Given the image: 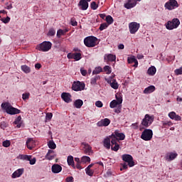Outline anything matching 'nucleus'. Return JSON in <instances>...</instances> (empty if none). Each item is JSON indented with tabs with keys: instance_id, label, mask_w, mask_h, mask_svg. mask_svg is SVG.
<instances>
[{
	"instance_id": "nucleus-1",
	"label": "nucleus",
	"mask_w": 182,
	"mask_h": 182,
	"mask_svg": "<svg viewBox=\"0 0 182 182\" xmlns=\"http://www.w3.org/2000/svg\"><path fill=\"white\" fill-rule=\"evenodd\" d=\"M1 108L5 110L7 114H19L21 113V109L15 108L11 105L9 102H3L1 104Z\"/></svg>"
},
{
	"instance_id": "nucleus-2",
	"label": "nucleus",
	"mask_w": 182,
	"mask_h": 182,
	"mask_svg": "<svg viewBox=\"0 0 182 182\" xmlns=\"http://www.w3.org/2000/svg\"><path fill=\"white\" fill-rule=\"evenodd\" d=\"M36 49L40 52H49V50L52 49V43L50 41H43V43L37 45Z\"/></svg>"
},
{
	"instance_id": "nucleus-3",
	"label": "nucleus",
	"mask_w": 182,
	"mask_h": 182,
	"mask_svg": "<svg viewBox=\"0 0 182 182\" xmlns=\"http://www.w3.org/2000/svg\"><path fill=\"white\" fill-rule=\"evenodd\" d=\"M154 122V116L146 114H145L144 119H142L141 124L143 126V127L147 128L150 127Z\"/></svg>"
},
{
	"instance_id": "nucleus-4",
	"label": "nucleus",
	"mask_w": 182,
	"mask_h": 182,
	"mask_svg": "<svg viewBox=\"0 0 182 182\" xmlns=\"http://www.w3.org/2000/svg\"><path fill=\"white\" fill-rule=\"evenodd\" d=\"M84 44L87 48H95L97 45V38L88 36L84 39Z\"/></svg>"
},
{
	"instance_id": "nucleus-5",
	"label": "nucleus",
	"mask_w": 182,
	"mask_h": 182,
	"mask_svg": "<svg viewBox=\"0 0 182 182\" xmlns=\"http://www.w3.org/2000/svg\"><path fill=\"white\" fill-rule=\"evenodd\" d=\"M180 26V20L178 18H173L172 21H169L166 24V28L168 31H173V29H177Z\"/></svg>"
},
{
	"instance_id": "nucleus-6",
	"label": "nucleus",
	"mask_w": 182,
	"mask_h": 182,
	"mask_svg": "<svg viewBox=\"0 0 182 182\" xmlns=\"http://www.w3.org/2000/svg\"><path fill=\"white\" fill-rule=\"evenodd\" d=\"M111 143L114 144L115 141H120L122 140H124L126 139V135L123 133H120L117 131H115L112 135H110Z\"/></svg>"
},
{
	"instance_id": "nucleus-7",
	"label": "nucleus",
	"mask_w": 182,
	"mask_h": 182,
	"mask_svg": "<svg viewBox=\"0 0 182 182\" xmlns=\"http://www.w3.org/2000/svg\"><path fill=\"white\" fill-rule=\"evenodd\" d=\"M180 4H178V2H177L176 0H168L164 4V8L168 9V11H173V9H176V8H178Z\"/></svg>"
},
{
	"instance_id": "nucleus-8",
	"label": "nucleus",
	"mask_w": 182,
	"mask_h": 182,
	"mask_svg": "<svg viewBox=\"0 0 182 182\" xmlns=\"http://www.w3.org/2000/svg\"><path fill=\"white\" fill-rule=\"evenodd\" d=\"M141 139L145 141L151 140V139H153V130L149 129H144L141 133Z\"/></svg>"
},
{
	"instance_id": "nucleus-9",
	"label": "nucleus",
	"mask_w": 182,
	"mask_h": 182,
	"mask_svg": "<svg viewBox=\"0 0 182 182\" xmlns=\"http://www.w3.org/2000/svg\"><path fill=\"white\" fill-rule=\"evenodd\" d=\"M123 161L128 163L129 167H133L134 166V161H133V156L130 154H123L122 156Z\"/></svg>"
},
{
	"instance_id": "nucleus-10",
	"label": "nucleus",
	"mask_w": 182,
	"mask_h": 182,
	"mask_svg": "<svg viewBox=\"0 0 182 182\" xmlns=\"http://www.w3.org/2000/svg\"><path fill=\"white\" fill-rule=\"evenodd\" d=\"M140 28V23L137 22H132L129 24V32L132 35H134L137 31Z\"/></svg>"
},
{
	"instance_id": "nucleus-11",
	"label": "nucleus",
	"mask_w": 182,
	"mask_h": 182,
	"mask_svg": "<svg viewBox=\"0 0 182 182\" xmlns=\"http://www.w3.org/2000/svg\"><path fill=\"white\" fill-rule=\"evenodd\" d=\"M73 90L75 92H80L85 90V83L81 82L80 81L75 82L72 86Z\"/></svg>"
},
{
	"instance_id": "nucleus-12",
	"label": "nucleus",
	"mask_w": 182,
	"mask_h": 182,
	"mask_svg": "<svg viewBox=\"0 0 182 182\" xmlns=\"http://www.w3.org/2000/svg\"><path fill=\"white\" fill-rule=\"evenodd\" d=\"M109 124H110V119L108 118L102 119L97 123L98 127H107Z\"/></svg>"
},
{
	"instance_id": "nucleus-13",
	"label": "nucleus",
	"mask_w": 182,
	"mask_h": 182,
	"mask_svg": "<svg viewBox=\"0 0 182 182\" xmlns=\"http://www.w3.org/2000/svg\"><path fill=\"white\" fill-rule=\"evenodd\" d=\"M82 145L84 146V153L85 154H87L88 156H90L93 152L92 151V146L89 145V144L86 142H82Z\"/></svg>"
},
{
	"instance_id": "nucleus-14",
	"label": "nucleus",
	"mask_w": 182,
	"mask_h": 182,
	"mask_svg": "<svg viewBox=\"0 0 182 182\" xmlns=\"http://www.w3.org/2000/svg\"><path fill=\"white\" fill-rule=\"evenodd\" d=\"M78 7L81 11H87V8H89V3L86 0H80L78 3Z\"/></svg>"
},
{
	"instance_id": "nucleus-15",
	"label": "nucleus",
	"mask_w": 182,
	"mask_h": 182,
	"mask_svg": "<svg viewBox=\"0 0 182 182\" xmlns=\"http://www.w3.org/2000/svg\"><path fill=\"white\" fill-rule=\"evenodd\" d=\"M61 99H63L65 103H70V102H72V95L69 92H63L61 94Z\"/></svg>"
},
{
	"instance_id": "nucleus-16",
	"label": "nucleus",
	"mask_w": 182,
	"mask_h": 182,
	"mask_svg": "<svg viewBox=\"0 0 182 182\" xmlns=\"http://www.w3.org/2000/svg\"><path fill=\"white\" fill-rule=\"evenodd\" d=\"M26 146L29 150H32L35 146H36V142L33 140V138H28L26 142Z\"/></svg>"
},
{
	"instance_id": "nucleus-17",
	"label": "nucleus",
	"mask_w": 182,
	"mask_h": 182,
	"mask_svg": "<svg viewBox=\"0 0 182 182\" xmlns=\"http://www.w3.org/2000/svg\"><path fill=\"white\" fill-rule=\"evenodd\" d=\"M168 116L171 119V120H175V122H181V117L177 114L175 112H169Z\"/></svg>"
},
{
	"instance_id": "nucleus-18",
	"label": "nucleus",
	"mask_w": 182,
	"mask_h": 182,
	"mask_svg": "<svg viewBox=\"0 0 182 182\" xmlns=\"http://www.w3.org/2000/svg\"><path fill=\"white\" fill-rule=\"evenodd\" d=\"M56 157V153H55V151L52 149H49L48 153L46 154L45 159L46 160H53Z\"/></svg>"
},
{
	"instance_id": "nucleus-19",
	"label": "nucleus",
	"mask_w": 182,
	"mask_h": 182,
	"mask_svg": "<svg viewBox=\"0 0 182 182\" xmlns=\"http://www.w3.org/2000/svg\"><path fill=\"white\" fill-rule=\"evenodd\" d=\"M105 62H116V55L105 54L104 55Z\"/></svg>"
},
{
	"instance_id": "nucleus-20",
	"label": "nucleus",
	"mask_w": 182,
	"mask_h": 182,
	"mask_svg": "<svg viewBox=\"0 0 182 182\" xmlns=\"http://www.w3.org/2000/svg\"><path fill=\"white\" fill-rule=\"evenodd\" d=\"M51 171L54 174H58L62 171V166L58 164H55L51 166Z\"/></svg>"
},
{
	"instance_id": "nucleus-21",
	"label": "nucleus",
	"mask_w": 182,
	"mask_h": 182,
	"mask_svg": "<svg viewBox=\"0 0 182 182\" xmlns=\"http://www.w3.org/2000/svg\"><path fill=\"white\" fill-rule=\"evenodd\" d=\"M137 5V2L135 0H128V2L124 4V6L127 9H132V8H134Z\"/></svg>"
},
{
	"instance_id": "nucleus-22",
	"label": "nucleus",
	"mask_w": 182,
	"mask_h": 182,
	"mask_svg": "<svg viewBox=\"0 0 182 182\" xmlns=\"http://www.w3.org/2000/svg\"><path fill=\"white\" fill-rule=\"evenodd\" d=\"M177 156H178L177 153H173V152L168 153L166 156V160L167 161H172V160H174V159H176Z\"/></svg>"
},
{
	"instance_id": "nucleus-23",
	"label": "nucleus",
	"mask_w": 182,
	"mask_h": 182,
	"mask_svg": "<svg viewBox=\"0 0 182 182\" xmlns=\"http://www.w3.org/2000/svg\"><path fill=\"white\" fill-rule=\"evenodd\" d=\"M23 174V168H19L14 171L11 176L12 178H18Z\"/></svg>"
},
{
	"instance_id": "nucleus-24",
	"label": "nucleus",
	"mask_w": 182,
	"mask_h": 182,
	"mask_svg": "<svg viewBox=\"0 0 182 182\" xmlns=\"http://www.w3.org/2000/svg\"><path fill=\"white\" fill-rule=\"evenodd\" d=\"M110 143H112V138H110V136L109 137H107L103 141V146L105 147V149H107V150H109L110 149Z\"/></svg>"
},
{
	"instance_id": "nucleus-25",
	"label": "nucleus",
	"mask_w": 182,
	"mask_h": 182,
	"mask_svg": "<svg viewBox=\"0 0 182 182\" xmlns=\"http://www.w3.org/2000/svg\"><path fill=\"white\" fill-rule=\"evenodd\" d=\"M107 83H109L111 87L114 90H117V89H119V83H117L116 80L113 79L112 80H108Z\"/></svg>"
},
{
	"instance_id": "nucleus-26",
	"label": "nucleus",
	"mask_w": 182,
	"mask_h": 182,
	"mask_svg": "<svg viewBox=\"0 0 182 182\" xmlns=\"http://www.w3.org/2000/svg\"><path fill=\"white\" fill-rule=\"evenodd\" d=\"M127 62L128 63H134L133 65L134 68H137V66H139V61H137V59H136V57L134 56L128 57Z\"/></svg>"
},
{
	"instance_id": "nucleus-27",
	"label": "nucleus",
	"mask_w": 182,
	"mask_h": 182,
	"mask_svg": "<svg viewBox=\"0 0 182 182\" xmlns=\"http://www.w3.org/2000/svg\"><path fill=\"white\" fill-rule=\"evenodd\" d=\"M154 90H156V87H154V85H150L144 89V95H149L150 93H153Z\"/></svg>"
},
{
	"instance_id": "nucleus-28",
	"label": "nucleus",
	"mask_w": 182,
	"mask_h": 182,
	"mask_svg": "<svg viewBox=\"0 0 182 182\" xmlns=\"http://www.w3.org/2000/svg\"><path fill=\"white\" fill-rule=\"evenodd\" d=\"M67 163L68 166H72L73 168H75V160L73 159V156L72 155L68 156Z\"/></svg>"
},
{
	"instance_id": "nucleus-29",
	"label": "nucleus",
	"mask_w": 182,
	"mask_h": 182,
	"mask_svg": "<svg viewBox=\"0 0 182 182\" xmlns=\"http://www.w3.org/2000/svg\"><path fill=\"white\" fill-rule=\"evenodd\" d=\"M111 150L112 151H119V149H120V145L117 143V141H114V144L111 142Z\"/></svg>"
},
{
	"instance_id": "nucleus-30",
	"label": "nucleus",
	"mask_w": 182,
	"mask_h": 182,
	"mask_svg": "<svg viewBox=\"0 0 182 182\" xmlns=\"http://www.w3.org/2000/svg\"><path fill=\"white\" fill-rule=\"evenodd\" d=\"M156 72H157V69H156V67L154 66H151L147 70V73L149 76H154L156 75Z\"/></svg>"
},
{
	"instance_id": "nucleus-31",
	"label": "nucleus",
	"mask_w": 182,
	"mask_h": 182,
	"mask_svg": "<svg viewBox=\"0 0 182 182\" xmlns=\"http://www.w3.org/2000/svg\"><path fill=\"white\" fill-rule=\"evenodd\" d=\"M22 117L18 116L17 118H16L15 121L14 122V124H16V127L19 129L22 124Z\"/></svg>"
},
{
	"instance_id": "nucleus-32",
	"label": "nucleus",
	"mask_w": 182,
	"mask_h": 182,
	"mask_svg": "<svg viewBox=\"0 0 182 182\" xmlns=\"http://www.w3.org/2000/svg\"><path fill=\"white\" fill-rule=\"evenodd\" d=\"M74 106L76 109H80L83 106V101L82 100H76L74 102Z\"/></svg>"
},
{
	"instance_id": "nucleus-33",
	"label": "nucleus",
	"mask_w": 182,
	"mask_h": 182,
	"mask_svg": "<svg viewBox=\"0 0 182 182\" xmlns=\"http://www.w3.org/2000/svg\"><path fill=\"white\" fill-rule=\"evenodd\" d=\"M100 80V76L95 75V77L91 78L90 84L92 85H96L97 80Z\"/></svg>"
},
{
	"instance_id": "nucleus-34",
	"label": "nucleus",
	"mask_w": 182,
	"mask_h": 182,
	"mask_svg": "<svg viewBox=\"0 0 182 182\" xmlns=\"http://www.w3.org/2000/svg\"><path fill=\"white\" fill-rule=\"evenodd\" d=\"M18 159L20 160H26L28 161V160H31V159H32V156L21 154L18 156Z\"/></svg>"
},
{
	"instance_id": "nucleus-35",
	"label": "nucleus",
	"mask_w": 182,
	"mask_h": 182,
	"mask_svg": "<svg viewBox=\"0 0 182 182\" xmlns=\"http://www.w3.org/2000/svg\"><path fill=\"white\" fill-rule=\"evenodd\" d=\"M117 106H120V104L117 103V101L114 100L109 104V107L111 109H114V107H117Z\"/></svg>"
},
{
	"instance_id": "nucleus-36",
	"label": "nucleus",
	"mask_w": 182,
	"mask_h": 182,
	"mask_svg": "<svg viewBox=\"0 0 182 182\" xmlns=\"http://www.w3.org/2000/svg\"><path fill=\"white\" fill-rule=\"evenodd\" d=\"M21 70H23L24 73H31V68L28 67L26 65H21Z\"/></svg>"
},
{
	"instance_id": "nucleus-37",
	"label": "nucleus",
	"mask_w": 182,
	"mask_h": 182,
	"mask_svg": "<svg viewBox=\"0 0 182 182\" xmlns=\"http://www.w3.org/2000/svg\"><path fill=\"white\" fill-rule=\"evenodd\" d=\"M103 72V68L102 67H97L92 71V75H99V73Z\"/></svg>"
},
{
	"instance_id": "nucleus-38",
	"label": "nucleus",
	"mask_w": 182,
	"mask_h": 182,
	"mask_svg": "<svg viewBox=\"0 0 182 182\" xmlns=\"http://www.w3.org/2000/svg\"><path fill=\"white\" fill-rule=\"evenodd\" d=\"M81 163L86 164V163H90V157L84 156L81 158Z\"/></svg>"
},
{
	"instance_id": "nucleus-39",
	"label": "nucleus",
	"mask_w": 182,
	"mask_h": 182,
	"mask_svg": "<svg viewBox=\"0 0 182 182\" xmlns=\"http://www.w3.org/2000/svg\"><path fill=\"white\" fill-rule=\"evenodd\" d=\"M103 70L107 73V75H110V73H112V67L105 65L103 68Z\"/></svg>"
},
{
	"instance_id": "nucleus-40",
	"label": "nucleus",
	"mask_w": 182,
	"mask_h": 182,
	"mask_svg": "<svg viewBox=\"0 0 182 182\" xmlns=\"http://www.w3.org/2000/svg\"><path fill=\"white\" fill-rule=\"evenodd\" d=\"M75 60H80L82 59V53H74V58Z\"/></svg>"
},
{
	"instance_id": "nucleus-41",
	"label": "nucleus",
	"mask_w": 182,
	"mask_h": 182,
	"mask_svg": "<svg viewBox=\"0 0 182 182\" xmlns=\"http://www.w3.org/2000/svg\"><path fill=\"white\" fill-rule=\"evenodd\" d=\"M47 35L48 36H55L56 35V30L55 28H50Z\"/></svg>"
},
{
	"instance_id": "nucleus-42",
	"label": "nucleus",
	"mask_w": 182,
	"mask_h": 182,
	"mask_svg": "<svg viewBox=\"0 0 182 182\" xmlns=\"http://www.w3.org/2000/svg\"><path fill=\"white\" fill-rule=\"evenodd\" d=\"M49 149H52L53 150L56 149V144L53 141H50L48 144Z\"/></svg>"
},
{
	"instance_id": "nucleus-43",
	"label": "nucleus",
	"mask_w": 182,
	"mask_h": 182,
	"mask_svg": "<svg viewBox=\"0 0 182 182\" xmlns=\"http://www.w3.org/2000/svg\"><path fill=\"white\" fill-rule=\"evenodd\" d=\"M115 97H116L117 102L119 105H122V103H123V98L122 97V96H120V95H119V94L116 95Z\"/></svg>"
},
{
	"instance_id": "nucleus-44",
	"label": "nucleus",
	"mask_w": 182,
	"mask_h": 182,
	"mask_svg": "<svg viewBox=\"0 0 182 182\" xmlns=\"http://www.w3.org/2000/svg\"><path fill=\"white\" fill-rule=\"evenodd\" d=\"M90 7H91V9H92L93 11H96V9H97V8H99V5H97V4H96V1H92L90 4Z\"/></svg>"
},
{
	"instance_id": "nucleus-45",
	"label": "nucleus",
	"mask_w": 182,
	"mask_h": 182,
	"mask_svg": "<svg viewBox=\"0 0 182 182\" xmlns=\"http://www.w3.org/2000/svg\"><path fill=\"white\" fill-rule=\"evenodd\" d=\"M105 19L108 25H112V23H113V17L111 16H107Z\"/></svg>"
},
{
	"instance_id": "nucleus-46",
	"label": "nucleus",
	"mask_w": 182,
	"mask_h": 182,
	"mask_svg": "<svg viewBox=\"0 0 182 182\" xmlns=\"http://www.w3.org/2000/svg\"><path fill=\"white\" fill-rule=\"evenodd\" d=\"M85 173L87 176H90V177H92L93 176L95 171L92 169L85 168Z\"/></svg>"
},
{
	"instance_id": "nucleus-47",
	"label": "nucleus",
	"mask_w": 182,
	"mask_h": 182,
	"mask_svg": "<svg viewBox=\"0 0 182 182\" xmlns=\"http://www.w3.org/2000/svg\"><path fill=\"white\" fill-rule=\"evenodd\" d=\"M70 25H72V26H77V21H76V18H75V17L71 18Z\"/></svg>"
},
{
	"instance_id": "nucleus-48",
	"label": "nucleus",
	"mask_w": 182,
	"mask_h": 182,
	"mask_svg": "<svg viewBox=\"0 0 182 182\" xmlns=\"http://www.w3.org/2000/svg\"><path fill=\"white\" fill-rule=\"evenodd\" d=\"M109 26V24L107 23H103L100 26V31H105Z\"/></svg>"
},
{
	"instance_id": "nucleus-49",
	"label": "nucleus",
	"mask_w": 182,
	"mask_h": 182,
	"mask_svg": "<svg viewBox=\"0 0 182 182\" xmlns=\"http://www.w3.org/2000/svg\"><path fill=\"white\" fill-rule=\"evenodd\" d=\"M114 113L119 114V113H122V105H118L114 109Z\"/></svg>"
},
{
	"instance_id": "nucleus-50",
	"label": "nucleus",
	"mask_w": 182,
	"mask_h": 182,
	"mask_svg": "<svg viewBox=\"0 0 182 182\" xmlns=\"http://www.w3.org/2000/svg\"><path fill=\"white\" fill-rule=\"evenodd\" d=\"M0 127L1 129H3V130H5L6 127H8V124L5 122H0Z\"/></svg>"
},
{
	"instance_id": "nucleus-51",
	"label": "nucleus",
	"mask_w": 182,
	"mask_h": 182,
	"mask_svg": "<svg viewBox=\"0 0 182 182\" xmlns=\"http://www.w3.org/2000/svg\"><path fill=\"white\" fill-rule=\"evenodd\" d=\"M162 126H164V127H166V126L171 127L173 126V122H171V121L163 122Z\"/></svg>"
},
{
	"instance_id": "nucleus-52",
	"label": "nucleus",
	"mask_w": 182,
	"mask_h": 182,
	"mask_svg": "<svg viewBox=\"0 0 182 182\" xmlns=\"http://www.w3.org/2000/svg\"><path fill=\"white\" fill-rule=\"evenodd\" d=\"M63 35H65V33H64L63 30H62L60 28L59 30H58V31H57V38H60V36H62Z\"/></svg>"
},
{
	"instance_id": "nucleus-53",
	"label": "nucleus",
	"mask_w": 182,
	"mask_h": 182,
	"mask_svg": "<svg viewBox=\"0 0 182 182\" xmlns=\"http://www.w3.org/2000/svg\"><path fill=\"white\" fill-rule=\"evenodd\" d=\"M11 146V141L6 140L3 141V146L4 147H9Z\"/></svg>"
},
{
	"instance_id": "nucleus-54",
	"label": "nucleus",
	"mask_w": 182,
	"mask_h": 182,
	"mask_svg": "<svg viewBox=\"0 0 182 182\" xmlns=\"http://www.w3.org/2000/svg\"><path fill=\"white\" fill-rule=\"evenodd\" d=\"M53 117V114H52V112H48L46 115V120H50V119H52Z\"/></svg>"
},
{
	"instance_id": "nucleus-55",
	"label": "nucleus",
	"mask_w": 182,
	"mask_h": 182,
	"mask_svg": "<svg viewBox=\"0 0 182 182\" xmlns=\"http://www.w3.org/2000/svg\"><path fill=\"white\" fill-rule=\"evenodd\" d=\"M9 21H11V18H9V16H7L6 18H1V21L4 23H9Z\"/></svg>"
},
{
	"instance_id": "nucleus-56",
	"label": "nucleus",
	"mask_w": 182,
	"mask_h": 182,
	"mask_svg": "<svg viewBox=\"0 0 182 182\" xmlns=\"http://www.w3.org/2000/svg\"><path fill=\"white\" fill-rule=\"evenodd\" d=\"M175 74L177 75H182V67L175 70Z\"/></svg>"
},
{
	"instance_id": "nucleus-57",
	"label": "nucleus",
	"mask_w": 182,
	"mask_h": 182,
	"mask_svg": "<svg viewBox=\"0 0 182 182\" xmlns=\"http://www.w3.org/2000/svg\"><path fill=\"white\" fill-rule=\"evenodd\" d=\"M95 106L97 107H103V102H102V101H97L95 102Z\"/></svg>"
},
{
	"instance_id": "nucleus-58",
	"label": "nucleus",
	"mask_w": 182,
	"mask_h": 182,
	"mask_svg": "<svg viewBox=\"0 0 182 182\" xmlns=\"http://www.w3.org/2000/svg\"><path fill=\"white\" fill-rule=\"evenodd\" d=\"M22 99H23V100H27V99H29V93L23 94Z\"/></svg>"
},
{
	"instance_id": "nucleus-59",
	"label": "nucleus",
	"mask_w": 182,
	"mask_h": 182,
	"mask_svg": "<svg viewBox=\"0 0 182 182\" xmlns=\"http://www.w3.org/2000/svg\"><path fill=\"white\" fill-rule=\"evenodd\" d=\"M131 126L134 130H137V129H139V123L137 122L132 124Z\"/></svg>"
},
{
	"instance_id": "nucleus-60",
	"label": "nucleus",
	"mask_w": 182,
	"mask_h": 182,
	"mask_svg": "<svg viewBox=\"0 0 182 182\" xmlns=\"http://www.w3.org/2000/svg\"><path fill=\"white\" fill-rule=\"evenodd\" d=\"M80 72L82 76H86V75H87V71L83 68L80 69Z\"/></svg>"
},
{
	"instance_id": "nucleus-61",
	"label": "nucleus",
	"mask_w": 182,
	"mask_h": 182,
	"mask_svg": "<svg viewBox=\"0 0 182 182\" xmlns=\"http://www.w3.org/2000/svg\"><path fill=\"white\" fill-rule=\"evenodd\" d=\"M28 161H30V164L31 166H33L35 163H36V159L33 158V159H30V160H28Z\"/></svg>"
},
{
	"instance_id": "nucleus-62",
	"label": "nucleus",
	"mask_w": 182,
	"mask_h": 182,
	"mask_svg": "<svg viewBox=\"0 0 182 182\" xmlns=\"http://www.w3.org/2000/svg\"><path fill=\"white\" fill-rule=\"evenodd\" d=\"M67 58H68V59H74V53H69L67 55Z\"/></svg>"
},
{
	"instance_id": "nucleus-63",
	"label": "nucleus",
	"mask_w": 182,
	"mask_h": 182,
	"mask_svg": "<svg viewBox=\"0 0 182 182\" xmlns=\"http://www.w3.org/2000/svg\"><path fill=\"white\" fill-rule=\"evenodd\" d=\"M111 176H112V171L109 169L105 174V177H110Z\"/></svg>"
},
{
	"instance_id": "nucleus-64",
	"label": "nucleus",
	"mask_w": 182,
	"mask_h": 182,
	"mask_svg": "<svg viewBox=\"0 0 182 182\" xmlns=\"http://www.w3.org/2000/svg\"><path fill=\"white\" fill-rule=\"evenodd\" d=\"M65 181H66V182H71V181H73V176H70V177L66 178Z\"/></svg>"
}]
</instances>
